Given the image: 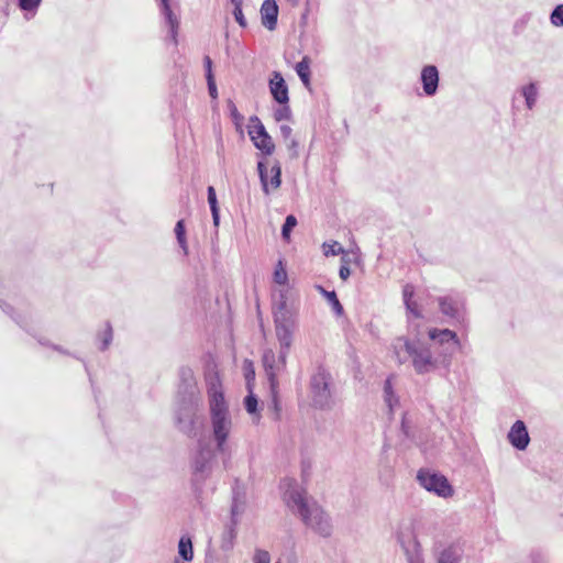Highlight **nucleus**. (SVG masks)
Here are the masks:
<instances>
[{"label": "nucleus", "instance_id": "obj_1", "mask_svg": "<svg viewBox=\"0 0 563 563\" xmlns=\"http://www.w3.org/2000/svg\"><path fill=\"white\" fill-rule=\"evenodd\" d=\"M280 488L287 507L297 514L309 529L323 538L331 536L330 517L316 500L307 496V492L295 479L284 478Z\"/></svg>", "mask_w": 563, "mask_h": 563}, {"label": "nucleus", "instance_id": "obj_2", "mask_svg": "<svg viewBox=\"0 0 563 563\" xmlns=\"http://www.w3.org/2000/svg\"><path fill=\"white\" fill-rule=\"evenodd\" d=\"M208 395L213 438L218 451L224 453L227 440L232 429V418L217 379L210 383Z\"/></svg>", "mask_w": 563, "mask_h": 563}, {"label": "nucleus", "instance_id": "obj_3", "mask_svg": "<svg viewBox=\"0 0 563 563\" xmlns=\"http://www.w3.org/2000/svg\"><path fill=\"white\" fill-rule=\"evenodd\" d=\"M394 352L399 363L410 358L418 374H427L437 368V358L433 357L430 347L419 341L398 338L394 343Z\"/></svg>", "mask_w": 563, "mask_h": 563}, {"label": "nucleus", "instance_id": "obj_4", "mask_svg": "<svg viewBox=\"0 0 563 563\" xmlns=\"http://www.w3.org/2000/svg\"><path fill=\"white\" fill-rule=\"evenodd\" d=\"M275 332L280 344V351L289 352L292 344V333L297 327V317L286 302L285 296L280 295V301L274 311Z\"/></svg>", "mask_w": 563, "mask_h": 563}, {"label": "nucleus", "instance_id": "obj_5", "mask_svg": "<svg viewBox=\"0 0 563 563\" xmlns=\"http://www.w3.org/2000/svg\"><path fill=\"white\" fill-rule=\"evenodd\" d=\"M287 355L288 353H286V351H279V353L276 354L272 349H266L264 350L262 356L263 367L268 380L269 390L275 408H277L279 376L286 369Z\"/></svg>", "mask_w": 563, "mask_h": 563}, {"label": "nucleus", "instance_id": "obj_6", "mask_svg": "<svg viewBox=\"0 0 563 563\" xmlns=\"http://www.w3.org/2000/svg\"><path fill=\"white\" fill-rule=\"evenodd\" d=\"M330 383L331 375L321 366L311 375L309 393L314 408L327 410L332 407L333 398L330 389Z\"/></svg>", "mask_w": 563, "mask_h": 563}, {"label": "nucleus", "instance_id": "obj_7", "mask_svg": "<svg viewBox=\"0 0 563 563\" xmlns=\"http://www.w3.org/2000/svg\"><path fill=\"white\" fill-rule=\"evenodd\" d=\"M175 424L184 434L195 438L202 424L196 413L195 399L183 400L175 412Z\"/></svg>", "mask_w": 563, "mask_h": 563}, {"label": "nucleus", "instance_id": "obj_8", "mask_svg": "<svg viewBox=\"0 0 563 563\" xmlns=\"http://www.w3.org/2000/svg\"><path fill=\"white\" fill-rule=\"evenodd\" d=\"M216 465L217 459L214 450L210 444L199 441L198 449L191 460L195 476L201 479L206 478L211 474Z\"/></svg>", "mask_w": 563, "mask_h": 563}, {"label": "nucleus", "instance_id": "obj_9", "mask_svg": "<svg viewBox=\"0 0 563 563\" xmlns=\"http://www.w3.org/2000/svg\"><path fill=\"white\" fill-rule=\"evenodd\" d=\"M417 481L424 489L443 498L451 497L454 493L444 475L430 470H420L417 474Z\"/></svg>", "mask_w": 563, "mask_h": 563}, {"label": "nucleus", "instance_id": "obj_10", "mask_svg": "<svg viewBox=\"0 0 563 563\" xmlns=\"http://www.w3.org/2000/svg\"><path fill=\"white\" fill-rule=\"evenodd\" d=\"M257 172L262 185L263 192L268 196L272 191L277 190L282 185V167L278 162L267 168L263 161L257 163Z\"/></svg>", "mask_w": 563, "mask_h": 563}, {"label": "nucleus", "instance_id": "obj_11", "mask_svg": "<svg viewBox=\"0 0 563 563\" xmlns=\"http://www.w3.org/2000/svg\"><path fill=\"white\" fill-rule=\"evenodd\" d=\"M428 334L433 344L442 346L444 354L453 353L460 345L456 333L449 329H431Z\"/></svg>", "mask_w": 563, "mask_h": 563}, {"label": "nucleus", "instance_id": "obj_12", "mask_svg": "<svg viewBox=\"0 0 563 563\" xmlns=\"http://www.w3.org/2000/svg\"><path fill=\"white\" fill-rule=\"evenodd\" d=\"M508 440L517 450L521 451L528 446L530 437L523 421L517 420L512 424L510 431L508 432Z\"/></svg>", "mask_w": 563, "mask_h": 563}, {"label": "nucleus", "instance_id": "obj_13", "mask_svg": "<svg viewBox=\"0 0 563 563\" xmlns=\"http://www.w3.org/2000/svg\"><path fill=\"white\" fill-rule=\"evenodd\" d=\"M269 90L274 100H276L279 104L288 103V87L280 73L275 71L273 74V78L269 80Z\"/></svg>", "mask_w": 563, "mask_h": 563}, {"label": "nucleus", "instance_id": "obj_14", "mask_svg": "<svg viewBox=\"0 0 563 563\" xmlns=\"http://www.w3.org/2000/svg\"><path fill=\"white\" fill-rule=\"evenodd\" d=\"M421 82L427 96H433L438 90L439 71L435 66L428 65L422 68Z\"/></svg>", "mask_w": 563, "mask_h": 563}, {"label": "nucleus", "instance_id": "obj_15", "mask_svg": "<svg viewBox=\"0 0 563 563\" xmlns=\"http://www.w3.org/2000/svg\"><path fill=\"white\" fill-rule=\"evenodd\" d=\"M180 380L179 394L184 395L183 400L195 399L197 394V383L192 371L190 368H183L180 371Z\"/></svg>", "mask_w": 563, "mask_h": 563}, {"label": "nucleus", "instance_id": "obj_16", "mask_svg": "<svg viewBox=\"0 0 563 563\" xmlns=\"http://www.w3.org/2000/svg\"><path fill=\"white\" fill-rule=\"evenodd\" d=\"M262 23L268 30H274L277 24L278 7L275 0H265L261 7Z\"/></svg>", "mask_w": 563, "mask_h": 563}, {"label": "nucleus", "instance_id": "obj_17", "mask_svg": "<svg viewBox=\"0 0 563 563\" xmlns=\"http://www.w3.org/2000/svg\"><path fill=\"white\" fill-rule=\"evenodd\" d=\"M440 311L452 319H460L462 303L457 298L443 296L438 298Z\"/></svg>", "mask_w": 563, "mask_h": 563}, {"label": "nucleus", "instance_id": "obj_18", "mask_svg": "<svg viewBox=\"0 0 563 563\" xmlns=\"http://www.w3.org/2000/svg\"><path fill=\"white\" fill-rule=\"evenodd\" d=\"M159 9L162 14L165 16L166 23L170 27L172 38L176 43V34L179 21L176 14H174V12L172 11L169 0H159Z\"/></svg>", "mask_w": 563, "mask_h": 563}, {"label": "nucleus", "instance_id": "obj_19", "mask_svg": "<svg viewBox=\"0 0 563 563\" xmlns=\"http://www.w3.org/2000/svg\"><path fill=\"white\" fill-rule=\"evenodd\" d=\"M521 96L525 98L526 106L529 110H532L538 101L539 90L536 82H530L522 86L520 89Z\"/></svg>", "mask_w": 563, "mask_h": 563}, {"label": "nucleus", "instance_id": "obj_20", "mask_svg": "<svg viewBox=\"0 0 563 563\" xmlns=\"http://www.w3.org/2000/svg\"><path fill=\"white\" fill-rule=\"evenodd\" d=\"M178 554L184 561H191L194 558L192 541L189 536H183L178 543Z\"/></svg>", "mask_w": 563, "mask_h": 563}, {"label": "nucleus", "instance_id": "obj_21", "mask_svg": "<svg viewBox=\"0 0 563 563\" xmlns=\"http://www.w3.org/2000/svg\"><path fill=\"white\" fill-rule=\"evenodd\" d=\"M462 552L459 548L449 547L444 549L438 559V563H460Z\"/></svg>", "mask_w": 563, "mask_h": 563}, {"label": "nucleus", "instance_id": "obj_22", "mask_svg": "<svg viewBox=\"0 0 563 563\" xmlns=\"http://www.w3.org/2000/svg\"><path fill=\"white\" fill-rule=\"evenodd\" d=\"M317 289L320 291L322 296H324V298L331 305L333 312L336 316H342L344 310L341 302L338 299L335 291H328L322 286H317Z\"/></svg>", "mask_w": 563, "mask_h": 563}, {"label": "nucleus", "instance_id": "obj_23", "mask_svg": "<svg viewBox=\"0 0 563 563\" xmlns=\"http://www.w3.org/2000/svg\"><path fill=\"white\" fill-rule=\"evenodd\" d=\"M296 73L301 79L305 87H309L310 85V59L305 56L299 63H297Z\"/></svg>", "mask_w": 563, "mask_h": 563}, {"label": "nucleus", "instance_id": "obj_24", "mask_svg": "<svg viewBox=\"0 0 563 563\" xmlns=\"http://www.w3.org/2000/svg\"><path fill=\"white\" fill-rule=\"evenodd\" d=\"M208 203L210 206L213 223L216 227H218L219 225V208H218L216 190L212 186L208 187Z\"/></svg>", "mask_w": 563, "mask_h": 563}, {"label": "nucleus", "instance_id": "obj_25", "mask_svg": "<svg viewBox=\"0 0 563 563\" xmlns=\"http://www.w3.org/2000/svg\"><path fill=\"white\" fill-rule=\"evenodd\" d=\"M253 143L254 146L262 151L265 155H271L275 150L274 142L268 133Z\"/></svg>", "mask_w": 563, "mask_h": 563}, {"label": "nucleus", "instance_id": "obj_26", "mask_svg": "<svg viewBox=\"0 0 563 563\" xmlns=\"http://www.w3.org/2000/svg\"><path fill=\"white\" fill-rule=\"evenodd\" d=\"M251 122L253 123V125L251 126L249 134L253 142L257 141L258 139L267 134L265 126L262 124L257 117L251 118Z\"/></svg>", "mask_w": 563, "mask_h": 563}, {"label": "nucleus", "instance_id": "obj_27", "mask_svg": "<svg viewBox=\"0 0 563 563\" xmlns=\"http://www.w3.org/2000/svg\"><path fill=\"white\" fill-rule=\"evenodd\" d=\"M407 310V319L409 322V327L412 324V319H421L423 318L421 311L418 308V303L415 300H409L404 302Z\"/></svg>", "mask_w": 563, "mask_h": 563}, {"label": "nucleus", "instance_id": "obj_28", "mask_svg": "<svg viewBox=\"0 0 563 563\" xmlns=\"http://www.w3.org/2000/svg\"><path fill=\"white\" fill-rule=\"evenodd\" d=\"M297 225V219L295 216L289 214L286 217L285 223L282 228V236L285 241H289L291 230Z\"/></svg>", "mask_w": 563, "mask_h": 563}, {"label": "nucleus", "instance_id": "obj_29", "mask_svg": "<svg viewBox=\"0 0 563 563\" xmlns=\"http://www.w3.org/2000/svg\"><path fill=\"white\" fill-rule=\"evenodd\" d=\"M322 249L325 256H335L344 253L343 247L335 241L323 243Z\"/></svg>", "mask_w": 563, "mask_h": 563}, {"label": "nucleus", "instance_id": "obj_30", "mask_svg": "<svg viewBox=\"0 0 563 563\" xmlns=\"http://www.w3.org/2000/svg\"><path fill=\"white\" fill-rule=\"evenodd\" d=\"M175 234H176V239L180 245V247L185 251V253H187V242H186V236H185V224H184V220H179L177 223H176V227H175Z\"/></svg>", "mask_w": 563, "mask_h": 563}, {"label": "nucleus", "instance_id": "obj_31", "mask_svg": "<svg viewBox=\"0 0 563 563\" xmlns=\"http://www.w3.org/2000/svg\"><path fill=\"white\" fill-rule=\"evenodd\" d=\"M291 117V111H290V108L288 106V103L286 104H280L275 111H274V119L276 121H283V120H289Z\"/></svg>", "mask_w": 563, "mask_h": 563}, {"label": "nucleus", "instance_id": "obj_32", "mask_svg": "<svg viewBox=\"0 0 563 563\" xmlns=\"http://www.w3.org/2000/svg\"><path fill=\"white\" fill-rule=\"evenodd\" d=\"M274 282L279 285H285L287 283V272L283 266L282 261L278 262L275 272H274Z\"/></svg>", "mask_w": 563, "mask_h": 563}, {"label": "nucleus", "instance_id": "obj_33", "mask_svg": "<svg viewBox=\"0 0 563 563\" xmlns=\"http://www.w3.org/2000/svg\"><path fill=\"white\" fill-rule=\"evenodd\" d=\"M42 0H18L19 8L25 12L34 13L40 7Z\"/></svg>", "mask_w": 563, "mask_h": 563}, {"label": "nucleus", "instance_id": "obj_34", "mask_svg": "<svg viewBox=\"0 0 563 563\" xmlns=\"http://www.w3.org/2000/svg\"><path fill=\"white\" fill-rule=\"evenodd\" d=\"M550 21L554 26H563V4L554 8L550 15Z\"/></svg>", "mask_w": 563, "mask_h": 563}, {"label": "nucleus", "instance_id": "obj_35", "mask_svg": "<svg viewBox=\"0 0 563 563\" xmlns=\"http://www.w3.org/2000/svg\"><path fill=\"white\" fill-rule=\"evenodd\" d=\"M112 338H113L112 328L109 323H107L106 329L100 334V341H101L100 350H102V351L106 350L110 345Z\"/></svg>", "mask_w": 563, "mask_h": 563}, {"label": "nucleus", "instance_id": "obj_36", "mask_svg": "<svg viewBox=\"0 0 563 563\" xmlns=\"http://www.w3.org/2000/svg\"><path fill=\"white\" fill-rule=\"evenodd\" d=\"M257 398L253 395V394H250L245 397L244 399V406H245V409L251 415H254L256 413L257 411Z\"/></svg>", "mask_w": 563, "mask_h": 563}, {"label": "nucleus", "instance_id": "obj_37", "mask_svg": "<svg viewBox=\"0 0 563 563\" xmlns=\"http://www.w3.org/2000/svg\"><path fill=\"white\" fill-rule=\"evenodd\" d=\"M253 563H271V554L266 550L256 549Z\"/></svg>", "mask_w": 563, "mask_h": 563}, {"label": "nucleus", "instance_id": "obj_38", "mask_svg": "<svg viewBox=\"0 0 563 563\" xmlns=\"http://www.w3.org/2000/svg\"><path fill=\"white\" fill-rule=\"evenodd\" d=\"M408 563H424L423 558L418 549L413 551L406 550Z\"/></svg>", "mask_w": 563, "mask_h": 563}, {"label": "nucleus", "instance_id": "obj_39", "mask_svg": "<svg viewBox=\"0 0 563 563\" xmlns=\"http://www.w3.org/2000/svg\"><path fill=\"white\" fill-rule=\"evenodd\" d=\"M235 538L234 529L230 528L224 537L221 548L223 550H230L233 547V539Z\"/></svg>", "mask_w": 563, "mask_h": 563}, {"label": "nucleus", "instance_id": "obj_40", "mask_svg": "<svg viewBox=\"0 0 563 563\" xmlns=\"http://www.w3.org/2000/svg\"><path fill=\"white\" fill-rule=\"evenodd\" d=\"M228 108H229L231 118L233 119V121L235 123H239V122H241L243 120V117L238 111V108H236V106L234 104V102L232 100L228 101Z\"/></svg>", "mask_w": 563, "mask_h": 563}, {"label": "nucleus", "instance_id": "obj_41", "mask_svg": "<svg viewBox=\"0 0 563 563\" xmlns=\"http://www.w3.org/2000/svg\"><path fill=\"white\" fill-rule=\"evenodd\" d=\"M233 15H234L235 21L238 22V24L241 27H246L247 26V22H246V20L244 18L242 8H234L233 9Z\"/></svg>", "mask_w": 563, "mask_h": 563}, {"label": "nucleus", "instance_id": "obj_42", "mask_svg": "<svg viewBox=\"0 0 563 563\" xmlns=\"http://www.w3.org/2000/svg\"><path fill=\"white\" fill-rule=\"evenodd\" d=\"M207 84H208V90L209 95L212 99L218 98V89L216 86L214 77L213 76H207Z\"/></svg>", "mask_w": 563, "mask_h": 563}, {"label": "nucleus", "instance_id": "obj_43", "mask_svg": "<svg viewBox=\"0 0 563 563\" xmlns=\"http://www.w3.org/2000/svg\"><path fill=\"white\" fill-rule=\"evenodd\" d=\"M388 398H389L388 395L384 396V399L389 409V412L393 413L399 404V399L396 395H390V399H388Z\"/></svg>", "mask_w": 563, "mask_h": 563}, {"label": "nucleus", "instance_id": "obj_44", "mask_svg": "<svg viewBox=\"0 0 563 563\" xmlns=\"http://www.w3.org/2000/svg\"><path fill=\"white\" fill-rule=\"evenodd\" d=\"M413 295H415V288L412 285L410 284H407L404 286L402 288V298H404V302H407L409 300H413Z\"/></svg>", "mask_w": 563, "mask_h": 563}, {"label": "nucleus", "instance_id": "obj_45", "mask_svg": "<svg viewBox=\"0 0 563 563\" xmlns=\"http://www.w3.org/2000/svg\"><path fill=\"white\" fill-rule=\"evenodd\" d=\"M285 142H286V145H287L288 150L291 152L290 156L294 157V158L297 157L298 156V143H297V141L294 137H291V139H289L288 141H285Z\"/></svg>", "mask_w": 563, "mask_h": 563}, {"label": "nucleus", "instance_id": "obj_46", "mask_svg": "<svg viewBox=\"0 0 563 563\" xmlns=\"http://www.w3.org/2000/svg\"><path fill=\"white\" fill-rule=\"evenodd\" d=\"M291 133H292V130L289 125L287 124H282L280 125V134L284 139V141H288L289 139H291Z\"/></svg>", "mask_w": 563, "mask_h": 563}, {"label": "nucleus", "instance_id": "obj_47", "mask_svg": "<svg viewBox=\"0 0 563 563\" xmlns=\"http://www.w3.org/2000/svg\"><path fill=\"white\" fill-rule=\"evenodd\" d=\"M203 64L206 68V77L207 76H213L212 74V60L209 56H205Z\"/></svg>", "mask_w": 563, "mask_h": 563}, {"label": "nucleus", "instance_id": "obj_48", "mask_svg": "<svg viewBox=\"0 0 563 563\" xmlns=\"http://www.w3.org/2000/svg\"><path fill=\"white\" fill-rule=\"evenodd\" d=\"M390 398V395H395L394 390H393V385H391V380L388 378L386 379L385 384H384V396H387Z\"/></svg>", "mask_w": 563, "mask_h": 563}, {"label": "nucleus", "instance_id": "obj_49", "mask_svg": "<svg viewBox=\"0 0 563 563\" xmlns=\"http://www.w3.org/2000/svg\"><path fill=\"white\" fill-rule=\"evenodd\" d=\"M339 275L343 280H346L351 275V269L346 265H342L340 267Z\"/></svg>", "mask_w": 563, "mask_h": 563}, {"label": "nucleus", "instance_id": "obj_50", "mask_svg": "<svg viewBox=\"0 0 563 563\" xmlns=\"http://www.w3.org/2000/svg\"><path fill=\"white\" fill-rule=\"evenodd\" d=\"M531 563H544V560L540 554H536L531 556Z\"/></svg>", "mask_w": 563, "mask_h": 563}, {"label": "nucleus", "instance_id": "obj_51", "mask_svg": "<svg viewBox=\"0 0 563 563\" xmlns=\"http://www.w3.org/2000/svg\"><path fill=\"white\" fill-rule=\"evenodd\" d=\"M232 5H233V9L234 8H242V4H243V0H230Z\"/></svg>", "mask_w": 563, "mask_h": 563}, {"label": "nucleus", "instance_id": "obj_52", "mask_svg": "<svg viewBox=\"0 0 563 563\" xmlns=\"http://www.w3.org/2000/svg\"><path fill=\"white\" fill-rule=\"evenodd\" d=\"M236 514V506L232 507V515L234 516Z\"/></svg>", "mask_w": 563, "mask_h": 563}, {"label": "nucleus", "instance_id": "obj_53", "mask_svg": "<svg viewBox=\"0 0 563 563\" xmlns=\"http://www.w3.org/2000/svg\"><path fill=\"white\" fill-rule=\"evenodd\" d=\"M276 563H280V562H276Z\"/></svg>", "mask_w": 563, "mask_h": 563}]
</instances>
